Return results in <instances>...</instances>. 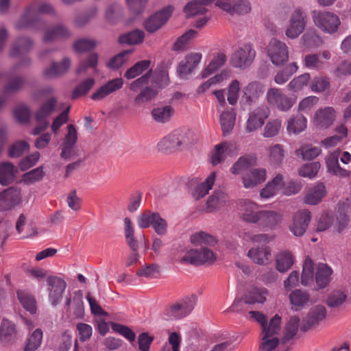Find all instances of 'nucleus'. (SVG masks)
Returning <instances> with one entry per match:
<instances>
[{"label":"nucleus","mask_w":351,"mask_h":351,"mask_svg":"<svg viewBox=\"0 0 351 351\" xmlns=\"http://www.w3.org/2000/svg\"><path fill=\"white\" fill-rule=\"evenodd\" d=\"M325 62L320 60V56L317 53L307 54L304 58V66L309 69L320 70L324 68Z\"/></svg>","instance_id":"obj_59"},{"label":"nucleus","mask_w":351,"mask_h":351,"mask_svg":"<svg viewBox=\"0 0 351 351\" xmlns=\"http://www.w3.org/2000/svg\"><path fill=\"white\" fill-rule=\"evenodd\" d=\"M235 122V114L232 111L223 112L220 116V124L224 135L230 133Z\"/></svg>","instance_id":"obj_52"},{"label":"nucleus","mask_w":351,"mask_h":351,"mask_svg":"<svg viewBox=\"0 0 351 351\" xmlns=\"http://www.w3.org/2000/svg\"><path fill=\"white\" fill-rule=\"evenodd\" d=\"M25 79L23 76H15L10 79L4 86V94L8 95L20 90L25 85Z\"/></svg>","instance_id":"obj_53"},{"label":"nucleus","mask_w":351,"mask_h":351,"mask_svg":"<svg viewBox=\"0 0 351 351\" xmlns=\"http://www.w3.org/2000/svg\"><path fill=\"white\" fill-rule=\"evenodd\" d=\"M34 46V41L29 37L20 36L14 42L10 55L11 57L21 56L32 49Z\"/></svg>","instance_id":"obj_29"},{"label":"nucleus","mask_w":351,"mask_h":351,"mask_svg":"<svg viewBox=\"0 0 351 351\" xmlns=\"http://www.w3.org/2000/svg\"><path fill=\"white\" fill-rule=\"evenodd\" d=\"M21 202V189L16 186L8 187L0 192V212L11 210Z\"/></svg>","instance_id":"obj_17"},{"label":"nucleus","mask_w":351,"mask_h":351,"mask_svg":"<svg viewBox=\"0 0 351 351\" xmlns=\"http://www.w3.org/2000/svg\"><path fill=\"white\" fill-rule=\"evenodd\" d=\"M97 44L95 40L87 38L77 39L73 44V50L79 53H85L91 51L96 47Z\"/></svg>","instance_id":"obj_49"},{"label":"nucleus","mask_w":351,"mask_h":351,"mask_svg":"<svg viewBox=\"0 0 351 351\" xmlns=\"http://www.w3.org/2000/svg\"><path fill=\"white\" fill-rule=\"evenodd\" d=\"M191 241L195 245L205 244L209 245H213L217 242L215 237L204 232H199L192 234Z\"/></svg>","instance_id":"obj_62"},{"label":"nucleus","mask_w":351,"mask_h":351,"mask_svg":"<svg viewBox=\"0 0 351 351\" xmlns=\"http://www.w3.org/2000/svg\"><path fill=\"white\" fill-rule=\"evenodd\" d=\"M195 141L194 132L188 129H178L164 137L158 144L162 152H175L188 148Z\"/></svg>","instance_id":"obj_2"},{"label":"nucleus","mask_w":351,"mask_h":351,"mask_svg":"<svg viewBox=\"0 0 351 351\" xmlns=\"http://www.w3.org/2000/svg\"><path fill=\"white\" fill-rule=\"evenodd\" d=\"M303 45L307 47H315L322 44V38L317 31L313 28L308 29L302 36Z\"/></svg>","instance_id":"obj_48"},{"label":"nucleus","mask_w":351,"mask_h":351,"mask_svg":"<svg viewBox=\"0 0 351 351\" xmlns=\"http://www.w3.org/2000/svg\"><path fill=\"white\" fill-rule=\"evenodd\" d=\"M16 293L18 299L23 308L31 314L36 313L37 306L34 297L30 293L22 290H19Z\"/></svg>","instance_id":"obj_42"},{"label":"nucleus","mask_w":351,"mask_h":351,"mask_svg":"<svg viewBox=\"0 0 351 351\" xmlns=\"http://www.w3.org/2000/svg\"><path fill=\"white\" fill-rule=\"evenodd\" d=\"M16 335L15 324L6 318H3L0 325V341L7 343L13 341Z\"/></svg>","instance_id":"obj_35"},{"label":"nucleus","mask_w":351,"mask_h":351,"mask_svg":"<svg viewBox=\"0 0 351 351\" xmlns=\"http://www.w3.org/2000/svg\"><path fill=\"white\" fill-rule=\"evenodd\" d=\"M17 168L10 162L0 163V184L8 186L14 181Z\"/></svg>","instance_id":"obj_33"},{"label":"nucleus","mask_w":351,"mask_h":351,"mask_svg":"<svg viewBox=\"0 0 351 351\" xmlns=\"http://www.w3.org/2000/svg\"><path fill=\"white\" fill-rule=\"evenodd\" d=\"M340 152L336 151L331 153L326 158V166L329 173L339 176L348 177L350 173L349 171L342 169L339 164Z\"/></svg>","instance_id":"obj_32"},{"label":"nucleus","mask_w":351,"mask_h":351,"mask_svg":"<svg viewBox=\"0 0 351 351\" xmlns=\"http://www.w3.org/2000/svg\"><path fill=\"white\" fill-rule=\"evenodd\" d=\"M95 83V79L88 77L80 83L73 90L72 98L77 99L85 95L91 89Z\"/></svg>","instance_id":"obj_54"},{"label":"nucleus","mask_w":351,"mask_h":351,"mask_svg":"<svg viewBox=\"0 0 351 351\" xmlns=\"http://www.w3.org/2000/svg\"><path fill=\"white\" fill-rule=\"evenodd\" d=\"M197 296L191 295L174 304L164 312L167 320L177 319L187 316L194 308L197 303Z\"/></svg>","instance_id":"obj_5"},{"label":"nucleus","mask_w":351,"mask_h":351,"mask_svg":"<svg viewBox=\"0 0 351 351\" xmlns=\"http://www.w3.org/2000/svg\"><path fill=\"white\" fill-rule=\"evenodd\" d=\"M216 178V173L212 172L205 180L204 182L197 185L194 192V197L196 199H199L204 197L208 193V191L212 189Z\"/></svg>","instance_id":"obj_44"},{"label":"nucleus","mask_w":351,"mask_h":351,"mask_svg":"<svg viewBox=\"0 0 351 351\" xmlns=\"http://www.w3.org/2000/svg\"><path fill=\"white\" fill-rule=\"evenodd\" d=\"M151 64L150 60H144L137 62L134 66L128 69L125 73V77L128 80L135 78L148 69Z\"/></svg>","instance_id":"obj_47"},{"label":"nucleus","mask_w":351,"mask_h":351,"mask_svg":"<svg viewBox=\"0 0 351 351\" xmlns=\"http://www.w3.org/2000/svg\"><path fill=\"white\" fill-rule=\"evenodd\" d=\"M43 331L40 328L36 329L27 339L24 351H34L38 349L42 342Z\"/></svg>","instance_id":"obj_56"},{"label":"nucleus","mask_w":351,"mask_h":351,"mask_svg":"<svg viewBox=\"0 0 351 351\" xmlns=\"http://www.w3.org/2000/svg\"><path fill=\"white\" fill-rule=\"evenodd\" d=\"M216 260L213 252L207 247L199 249H192L183 256L180 262L182 263H190L193 265H201L204 264H213Z\"/></svg>","instance_id":"obj_9"},{"label":"nucleus","mask_w":351,"mask_h":351,"mask_svg":"<svg viewBox=\"0 0 351 351\" xmlns=\"http://www.w3.org/2000/svg\"><path fill=\"white\" fill-rule=\"evenodd\" d=\"M73 314L76 318H82L84 315L82 291L79 290L73 293Z\"/></svg>","instance_id":"obj_55"},{"label":"nucleus","mask_w":351,"mask_h":351,"mask_svg":"<svg viewBox=\"0 0 351 351\" xmlns=\"http://www.w3.org/2000/svg\"><path fill=\"white\" fill-rule=\"evenodd\" d=\"M44 21L38 15L37 10H36V2L29 4L25 8L23 12L20 16V18L15 23V27L17 29L29 27L40 29L44 27Z\"/></svg>","instance_id":"obj_7"},{"label":"nucleus","mask_w":351,"mask_h":351,"mask_svg":"<svg viewBox=\"0 0 351 351\" xmlns=\"http://www.w3.org/2000/svg\"><path fill=\"white\" fill-rule=\"evenodd\" d=\"M311 219V212L308 210H298L293 215L289 230L295 237H302L306 232Z\"/></svg>","instance_id":"obj_16"},{"label":"nucleus","mask_w":351,"mask_h":351,"mask_svg":"<svg viewBox=\"0 0 351 351\" xmlns=\"http://www.w3.org/2000/svg\"><path fill=\"white\" fill-rule=\"evenodd\" d=\"M311 79L308 73H304L297 77L293 78L287 85L289 90L293 92H298L302 89V88L307 85Z\"/></svg>","instance_id":"obj_61"},{"label":"nucleus","mask_w":351,"mask_h":351,"mask_svg":"<svg viewBox=\"0 0 351 351\" xmlns=\"http://www.w3.org/2000/svg\"><path fill=\"white\" fill-rule=\"evenodd\" d=\"M276 269L281 273L286 272L294 263L293 256L290 252L282 251L276 258Z\"/></svg>","instance_id":"obj_40"},{"label":"nucleus","mask_w":351,"mask_h":351,"mask_svg":"<svg viewBox=\"0 0 351 351\" xmlns=\"http://www.w3.org/2000/svg\"><path fill=\"white\" fill-rule=\"evenodd\" d=\"M311 16L315 26L328 34L336 32L341 23L338 16L330 12L315 10L312 11Z\"/></svg>","instance_id":"obj_4"},{"label":"nucleus","mask_w":351,"mask_h":351,"mask_svg":"<svg viewBox=\"0 0 351 351\" xmlns=\"http://www.w3.org/2000/svg\"><path fill=\"white\" fill-rule=\"evenodd\" d=\"M56 103V98L51 97L44 102L37 110L35 114V119L38 122V125L32 132L33 135H38L48 128L49 123L47 121V117L54 110Z\"/></svg>","instance_id":"obj_11"},{"label":"nucleus","mask_w":351,"mask_h":351,"mask_svg":"<svg viewBox=\"0 0 351 351\" xmlns=\"http://www.w3.org/2000/svg\"><path fill=\"white\" fill-rule=\"evenodd\" d=\"M123 80L117 77L108 81L91 95L93 100H101L106 96L115 93L123 87Z\"/></svg>","instance_id":"obj_26"},{"label":"nucleus","mask_w":351,"mask_h":351,"mask_svg":"<svg viewBox=\"0 0 351 351\" xmlns=\"http://www.w3.org/2000/svg\"><path fill=\"white\" fill-rule=\"evenodd\" d=\"M300 323V318L297 316H293L288 322L283 337V342L285 343L291 339L297 333Z\"/></svg>","instance_id":"obj_58"},{"label":"nucleus","mask_w":351,"mask_h":351,"mask_svg":"<svg viewBox=\"0 0 351 351\" xmlns=\"http://www.w3.org/2000/svg\"><path fill=\"white\" fill-rule=\"evenodd\" d=\"M46 281L49 302L52 306L55 307L60 303L62 299L66 283L62 278L56 276H48Z\"/></svg>","instance_id":"obj_14"},{"label":"nucleus","mask_w":351,"mask_h":351,"mask_svg":"<svg viewBox=\"0 0 351 351\" xmlns=\"http://www.w3.org/2000/svg\"><path fill=\"white\" fill-rule=\"evenodd\" d=\"M326 315V308L322 305L312 307L307 316L303 319L300 329L303 332L307 331L310 328L317 326Z\"/></svg>","instance_id":"obj_24"},{"label":"nucleus","mask_w":351,"mask_h":351,"mask_svg":"<svg viewBox=\"0 0 351 351\" xmlns=\"http://www.w3.org/2000/svg\"><path fill=\"white\" fill-rule=\"evenodd\" d=\"M269 106L281 111H288L295 104V100L284 94L280 89L269 88L266 93Z\"/></svg>","instance_id":"obj_12"},{"label":"nucleus","mask_w":351,"mask_h":351,"mask_svg":"<svg viewBox=\"0 0 351 351\" xmlns=\"http://www.w3.org/2000/svg\"><path fill=\"white\" fill-rule=\"evenodd\" d=\"M240 213L242 219L249 223H258L259 212L255 203L250 201H243L240 204Z\"/></svg>","instance_id":"obj_30"},{"label":"nucleus","mask_w":351,"mask_h":351,"mask_svg":"<svg viewBox=\"0 0 351 351\" xmlns=\"http://www.w3.org/2000/svg\"><path fill=\"white\" fill-rule=\"evenodd\" d=\"M256 54L252 44H245L232 53L231 64L234 67L245 69L252 64Z\"/></svg>","instance_id":"obj_10"},{"label":"nucleus","mask_w":351,"mask_h":351,"mask_svg":"<svg viewBox=\"0 0 351 351\" xmlns=\"http://www.w3.org/2000/svg\"><path fill=\"white\" fill-rule=\"evenodd\" d=\"M314 276L313 262L311 258L307 257L303 264V269L301 274V283L304 286H308L313 282Z\"/></svg>","instance_id":"obj_46"},{"label":"nucleus","mask_w":351,"mask_h":351,"mask_svg":"<svg viewBox=\"0 0 351 351\" xmlns=\"http://www.w3.org/2000/svg\"><path fill=\"white\" fill-rule=\"evenodd\" d=\"M71 66V58L64 57L60 62L53 61L49 66L43 70V75L47 79L60 78L69 72Z\"/></svg>","instance_id":"obj_20"},{"label":"nucleus","mask_w":351,"mask_h":351,"mask_svg":"<svg viewBox=\"0 0 351 351\" xmlns=\"http://www.w3.org/2000/svg\"><path fill=\"white\" fill-rule=\"evenodd\" d=\"M224 199V193L221 190H215L214 193L207 200V212H213L219 208L225 201Z\"/></svg>","instance_id":"obj_57"},{"label":"nucleus","mask_w":351,"mask_h":351,"mask_svg":"<svg viewBox=\"0 0 351 351\" xmlns=\"http://www.w3.org/2000/svg\"><path fill=\"white\" fill-rule=\"evenodd\" d=\"M173 112L174 110L171 106H162L153 108L151 114L156 122L164 123L171 119Z\"/></svg>","instance_id":"obj_41"},{"label":"nucleus","mask_w":351,"mask_h":351,"mask_svg":"<svg viewBox=\"0 0 351 351\" xmlns=\"http://www.w3.org/2000/svg\"><path fill=\"white\" fill-rule=\"evenodd\" d=\"M98 64V55L96 53L89 54L86 59L81 60L76 69V73L80 74L86 71L88 69H96Z\"/></svg>","instance_id":"obj_50"},{"label":"nucleus","mask_w":351,"mask_h":351,"mask_svg":"<svg viewBox=\"0 0 351 351\" xmlns=\"http://www.w3.org/2000/svg\"><path fill=\"white\" fill-rule=\"evenodd\" d=\"M173 12L171 6H167L156 12L144 23L145 29L149 33L155 32L161 28L169 20Z\"/></svg>","instance_id":"obj_19"},{"label":"nucleus","mask_w":351,"mask_h":351,"mask_svg":"<svg viewBox=\"0 0 351 351\" xmlns=\"http://www.w3.org/2000/svg\"><path fill=\"white\" fill-rule=\"evenodd\" d=\"M160 85L158 75L152 76V69H150L141 77L133 81L129 88L134 92L141 88L134 99L136 104H141L154 99L156 96L158 88H160Z\"/></svg>","instance_id":"obj_1"},{"label":"nucleus","mask_w":351,"mask_h":351,"mask_svg":"<svg viewBox=\"0 0 351 351\" xmlns=\"http://www.w3.org/2000/svg\"><path fill=\"white\" fill-rule=\"evenodd\" d=\"M267 55L271 62L276 66L283 65L289 59L288 47L275 38L270 40L267 47Z\"/></svg>","instance_id":"obj_13"},{"label":"nucleus","mask_w":351,"mask_h":351,"mask_svg":"<svg viewBox=\"0 0 351 351\" xmlns=\"http://www.w3.org/2000/svg\"><path fill=\"white\" fill-rule=\"evenodd\" d=\"M326 187L322 183H319L311 188L304 197V203L310 205L319 204L326 195Z\"/></svg>","instance_id":"obj_36"},{"label":"nucleus","mask_w":351,"mask_h":351,"mask_svg":"<svg viewBox=\"0 0 351 351\" xmlns=\"http://www.w3.org/2000/svg\"><path fill=\"white\" fill-rule=\"evenodd\" d=\"M266 178V171L264 169H251L243 176V186L246 189L253 188L264 182Z\"/></svg>","instance_id":"obj_28"},{"label":"nucleus","mask_w":351,"mask_h":351,"mask_svg":"<svg viewBox=\"0 0 351 351\" xmlns=\"http://www.w3.org/2000/svg\"><path fill=\"white\" fill-rule=\"evenodd\" d=\"M290 302L295 306H303L309 300V295L306 291L296 289L289 295Z\"/></svg>","instance_id":"obj_60"},{"label":"nucleus","mask_w":351,"mask_h":351,"mask_svg":"<svg viewBox=\"0 0 351 351\" xmlns=\"http://www.w3.org/2000/svg\"><path fill=\"white\" fill-rule=\"evenodd\" d=\"M282 221V215L272 210H261L259 212L258 223L266 230L275 229Z\"/></svg>","instance_id":"obj_27"},{"label":"nucleus","mask_w":351,"mask_h":351,"mask_svg":"<svg viewBox=\"0 0 351 351\" xmlns=\"http://www.w3.org/2000/svg\"><path fill=\"white\" fill-rule=\"evenodd\" d=\"M307 120L301 113L290 117L287 121V131L289 133L298 134L303 131L306 127Z\"/></svg>","instance_id":"obj_38"},{"label":"nucleus","mask_w":351,"mask_h":351,"mask_svg":"<svg viewBox=\"0 0 351 351\" xmlns=\"http://www.w3.org/2000/svg\"><path fill=\"white\" fill-rule=\"evenodd\" d=\"M214 1L215 0H193L184 7V12L187 17L204 14L208 11L205 6L210 4Z\"/></svg>","instance_id":"obj_31"},{"label":"nucleus","mask_w":351,"mask_h":351,"mask_svg":"<svg viewBox=\"0 0 351 351\" xmlns=\"http://www.w3.org/2000/svg\"><path fill=\"white\" fill-rule=\"evenodd\" d=\"M215 5L231 15H244L251 12L249 0H217Z\"/></svg>","instance_id":"obj_15"},{"label":"nucleus","mask_w":351,"mask_h":351,"mask_svg":"<svg viewBox=\"0 0 351 351\" xmlns=\"http://www.w3.org/2000/svg\"><path fill=\"white\" fill-rule=\"evenodd\" d=\"M332 269L327 265L319 263L315 274V282L319 289L326 287L330 279Z\"/></svg>","instance_id":"obj_39"},{"label":"nucleus","mask_w":351,"mask_h":351,"mask_svg":"<svg viewBox=\"0 0 351 351\" xmlns=\"http://www.w3.org/2000/svg\"><path fill=\"white\" fill-rule=\"evenodd\" d=\"M267 294V290L265 288L252 287L245 295L244 302L249 304H263L265 302Z\"/></svg>","instance_id":"obj_37"},{"label":"nucleus","mask_w":351,"mask_h":351,"mask_svg":"<svg viewBox=\"0 0 351 351\" xmlns=\"http://www.w3.org/2000/svg\"><path fill=\"white\" fill-rule=\"evenodd\" d=\"M44 176L43 167L40 166L25 173L23 179L25 183L30 184L40 181Z\"/></svg>","instance_id":"obj_63"},{"label":"nucleus","mask_w":351,"mask_h":351,"mask_svg":"<svg viewBox=\"0 0 351 351\" xmlns=\"http://www.w3.org/2000/svg\"><path fill=\"white\" fill-rule=\"evenodd\" d=\"M264 93V85L259 82L249 83L243 89L241 105L243 108L250 106L255 103Z\"/></svg>","instance_id":"obj_18"},{"label":"nucleus","mask_w":351,"mask_h":351,"mask_svg":"<svg viewBox=\"0 0 351 351\" xmlns=\"http://www.w3.org/2000/svg\"><path fill=\"white\" fill-rule=\"evenodd\" d=\"M132 52V50H124L119 53L109 60L107 66L112 70L119 69L127 61V56Z\"/></svg>","instance_id":"obj_64"},{"label":"nucleus","mask_w":351,"mask_h":351,"mask_svg":"<svg viewBox=\"0 0 351 351\" xmlns=\"http://www.w3.org/2000/svg\"><path fill=\"white\" fill-rule=\"evenodd\" d=\"M226 57L223 53H218L211 60L207 67L202 71V77L205 78L214 73L217 69L224 64Z\"/></svg>","instance_id":"obj_51"},{"label":"nucleus","mask_w":351,"mask_h":351,"mask_svg":"<svg viewBox=\"0 0 351 351\" xmlns=\"http://www.w3.org/2000/svg\"><path fill=\"white\" fill-rule=\"evenodd\" d=\"M145 34L142 30L134 29L130 32L123 34L119 37L121 44L138 45L143 41Z\"/></svg>","instance_id":"obj_45"},{"label":"nucleus","mask_w":351,"mask_h":351,"mask_svg":"<svg viewBox=\"0 0 351 351\" xmlns=\"http://www.w3.org/2000/svg\"><path fill=\"white\" fill-rule=\"evenodd\" d=\"M271 256V250L267 246L252 247L247 256L256 264L265 265Z\"/></svg>","instance_id":"obj_34"},{"label":"nucleus","mask_w":351,"mask_h":351,"mask_svg":"<svg viewBox=\"0 0 351 351\" xmlns=\"http://www.w3.org/2000/svg\"><path fill=\"white\" fill-rule=\"evenodd\" d=\"M202 60V54L199 53H191L186 55L178 67L177 73L180 78H186L199 64Z\"/></svg>","instance_id":"obj_21"},{"label":"nucleus","mask_w":351,"mask_h":351,"mask_svg":"<svg viewBox=\"0 0 351 351\" xmlns=\"http://www.w3.org/2000/svg\"><path fill=\"white\" fill-rule=\"evenodd\" d=\"M269 109L265 106L258 107L250 113L246 123V131L252 132L261 128L269 116Z\"/></svg>","instance_id":"obj_23"},{"label":"nucleus","mask_w":351,"mask_h":351,"mask_svg":"<svg viewBox=\"0 0 351 351\" xmlns=\"http://www.w3.org/2000/svg\"><path fill=\"white\" fill-rule=\"evenodd\" d=\"M308 18L307 13L302 8H297L290 15L285 35L290 39H295L303 33Z\"/></svg>","instance_id":"obj_3"},{"label":"nucleus","mask_w":351,"mask_h":351,"mask_svg":"<svg viewBox=\"0 0 351 351\" xmlns=\"http://www.w3.org/2000/svg\"><path fill=\"white\" fill-rule=\"evenodd\" d=\"M336 119V112L332 107L327 106L317 110L314 116L315 125L326 129L333 124Z\"/></svg>","instance_id":"obj_25"},{"label":"nucleus","mask_w":351,"mask_h":351,"mask_svg":"<svg viewBox=\"0 0 351 351\" xmlns=\"http://www.w3.org/2000/svg\"><path fill=\"white\" fill-rule=\"evenodd\" d=\"M281 318L276 315L269 324V330L262 332V342L259 351H273L279 344V339L276 335L280 330Z\"/></svg>","instance_id":"obj_8"},{"label":"nucleus","mask_w":351,"mask_h":351,"mask_svg":"<svg viewBox=\"0 0 351 351\" xmlns=\"http://www.w3.org/2000/svg\"><path fill=\"white\" fill-rule=\"evenodd\" d=\"M256 163V158L251 156H244L240 157L237 162L234 163L230 168V171L233 174H239L244 171H247Z\"/></svg>","instance_id":"obj_43"},{"label":"nucleus","mask_w":351,"mask_h":351,"mask_svg":"<svg viewBox=\"0 0 351 351\" xmlns=\"http://www.w3.org/2000/svg\"><path fill=\"white\" fill-rule=\"evenodd\" d=\"M72 36L71 31L62 23H58L46 29L43 38L44 43L64 40Z\"/></svg>","instance_id":"obj_22"},{"label":"nucleus","mask_w":351,"mask_h":351,"mask_svg":"<svg viewBox=\"0 0 351 351\" xmlns=\"http://www.w3.org/2000/svg\"><path fill=\"white\" fill-rule=\"evenodd\" d=\"M138 225L141 228L152 226L158 235L163 236L167 232V221L158 213L145 211L138 217Z\"/></svg>","instance_id":"obj_6"}]
</instances>
